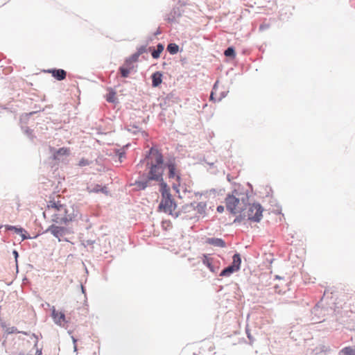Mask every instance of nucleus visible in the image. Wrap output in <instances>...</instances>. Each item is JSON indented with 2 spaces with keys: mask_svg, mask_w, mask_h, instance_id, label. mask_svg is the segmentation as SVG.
<instances>
[{
  "mask_svg": "<svg viewBox=\"0 0 355 355\" xmlns=\"http://www.w3.org/2000/svg\"><path fill=\"white\" fill-rule=\"evenodd\" d=\"M152 152L155 153V162H148L147 168H149V171L148 173L139 171V177H150L159 175H161V178H163L164 171L166 168H176L175 157H170L164 161L162 153L154 145L150 148L149 153L150 154Z\"/></svg>",
  "mask_w": 355,
  "mask_h": 355,
  "instance_id": "1",
  "label": "nucleus"
},
{
  "mask_svg": "<svg viewBox=\"0 0 355 355\" xmlns=\"http://www.w3.org/2000/svg\"><path fill=\"white\" fill-rule=\"evenodd\" d=\"M142 180H136L134 182L130 184V186H135L133 189L134 191H144L148 186L149 182L151 181H155L159 183V192L161 193L162 199H172L173 196L170 191V188L167 183L164 180L161 175H153L150 177H141Z\"/></svg>",
  "mask_w": 355,
  "mask_h": 355,
  "instance_id": "2",
  "label": "nucleus"
},
{
  "mask_svg": "<svg viewBox=\"0 0 355 355\" xmlns=\"http://www.w3.org/2000/svg\"><path fill=\"white\" fill-rule=\"evenodd\" d=\"M50 232L55 238L58 239L59 241H64L65 242H70L67 238H62L64 235L71 234L73 233V228L65 227V226H59L55 224H52L49 226V227L43 232L44 234Z\"/></svg>",
  "mask_w": 355,
  "mask_h": 355,
  "instance_id": "3",
  "label": "nucleus"
},
{
  "mask_svg": "<svg viewBox=\"0 0 355 355\" xmlns=\"http://www.w3.org/2000/svg\"><path fill=\"white\" fill-rule=\"evenodd\" d=\"M243 206H248L246 215L248 220L255 223H259L261 221L263 216V209L260 203L254 202L250 204L248 202L246 205H243Z\"/></svg>",
  "mask_w": 355,
  "mask_h": 355,
  "instance_id": "4",
  "label": "nucleus"
},
{
  "mask_svg": "<svg viewBox=\"0 0 355 355\" xmlns=\"http://www.w3.org/2000/svg\"><path fill=\"white\" fill-rule=\"evenodd\" d=\"M241 257L239 253L236 252L232 257V262L230 265L223 268L219 274L220 277H230L234 272L241 268Z\"/></svg>",
  "mask_w": 355,
  "mask_h": 355,
  "instance_id": "5",
  "label": "nucleus"
},
{
  "mask_svg": "<svg viewBox=\"0 0 355 355\" xmlns=\"http://www.w3.org/2000/svg\"><path fill=\"white\" fill-rule=\"evenodd\" d=\"M249 189H245L241 184H239L232 191V194H234L236 198H239L243 205H246L249 201L250 193H252L253 188L252 185L248 182L247 183Z\"/></svg>",
  "mask_w": 355,
  "mask_h": 355,
  "instance_id": "6",
  "label": "nucleus"
},
{
  "mask_svg": "<svg viewBox=\"0 0 355 355\" xmlns=\"http://www.w3.org/2000/svg\"><path fill=\"white\" fill-rule=\"evenodd\" d=\"M178 204L174 198L172 199H162L160 203L158 205L157 211L164 213H168L175 218L178 217V211L172 212V207L175 209Z\"/></svg>",
  "mask_w": 355,
  "mask_h": 355,
  "instance_id": "7",
  "label": "nucleus"
},
{
  "mask_svg": "<svg viewBox=\"0 0 355 355\" xmlns=\"http://www.w3.org/2000/svg\"><path fill=\"white\" fill-rule=\"evenodd\" d=\"M240 201V198H236L234 194H227L225 199L227 210L230 214L236 215L237 214L236 207L239 205Z\"/></svg>",
  "mask_w": 355,
  "mask_h": 355,
  "instance_id": "8",
  "label": "nucleus"
},
{
  "mask_svg": "<svg viewBox=\"0 0 355 355\" xmlns=\"http://www.w3.org/2000/svg\"><path fill=\"white\" fill-rule=\"evenodd\" d=\"M72 211L69 212V210L65 207L64 209V216L62 217V222H64V225H67L69 222L74 221L78 216L80 214L78 207L74 205L71 207Z\"/></svg>",
  "mask_w": 355,
  "mask_h": 355,
  "instance_id": "9",
  "label": "nucleus"
},
{
  "mask_svg": "<svg viewBox=\"0 0 355 355\" xmlns=\"http://www.w3.org/2000/svg\"><path fill=\"white\" fill-rule=\"evenodd\" d=\"M51 316L53 318V322L58 326L64 327L65 324H67L69 321L66 319V316L64 312L58 311L54 306L51 309Z\"/></svg>",
  "mask_w": 355,
  "mask_h": 355,
  "instance_id": "10",
  "label": "nucleus"
},
{
  "mask_svg": "<svg viewBox=\"0 0 355 355\" xmlns=\"http://www.w3.org/2000/svg\"><path fill=\"white\" fill-rule=\"evenodd\" d=\"M51 151L53 152L51 157L53 160H60L63 157L68 156L70 154V150L67 147H62L58 149L51 148Z\"/></svg>",
  "mask_w": 355,
  "mask_h": 355,
  "instance_id": "11",
  "label": "nucleus"
},
{
  "mask_svg": "<svg viewBox=\"0 0 355 355\" xmlns=\"http://www.w3.org/2000/svg\"><path fill=\"white\" fill-rule=\"evenodd\" d=\"M45 72L51 73L52 77L58 81L64 80L67 75V72L63 69L51 68L47 69Z\"/></svg>",
  "mask_w": 355,
  "mask_h": 355,
  "instance_id": "12",
  "label": "nucleus"
},
{
  "mask_svg": "<svg viewBox=\"0 0 355 355\" xmlns=\"http://www.w3.org/2000/svg\"><path fill=\"white\" fill-rule=\"evenodd\" d=\"M180 176L179 175V199L191 198L195 193L191 189L190 187L181 185Z\"/></svg>",
  "mask_w": 355,
  "mask_h": 355,
  "instance_id": "13",
  "label": "nucleus"
},
{
  "mask_svg": "<svg viewBox=\"0 0 355 355\" xmlns=\"http://www.w3.org/2000/svg\"><path fill=\"white\" fill-rule=\"evenodd\" d=\"M177 247L178 241L175 239H166L163 243V248L174 253L175 254H178V251L176 250Z\"/></svg>",
  "mask_w": 355,
  "mask_h": 355,
  "instance_id": "14",
  "label": "nucleus"
},
{
  "mask_svg": "<svg viewBox=\"0 0 355 355\" xmlns=\"http://www.w3.org/2000/svg\"><path fill=\"white\" fill-rule=\"evenodd\" d=\"M205 243L221 248H226L227 246L226 242L223 239L216 237L207 238L205 240Z\"/></svg>",
  "mask_w": 355,
  "mask_h": 355,
  "instance_id": "15",
  "label": "nucleus"
},
{
  "mask_svg": "<svg viewBox=\"0 0 355 355\" xmlns=\"http://www.w3.org/2000/svg\"><path fill=\"white\" fill-rule=\"evenodd\" d=\"M50 200L47 202V209H54L57 211H60L62 209H64L66 205L61 204L60 201H55L54 196L51 195L49 196Z\"/></svg>",
  "mask_w": 355,
  "mask_h": 355,
  "instance_id": "16",
  "label": "nucleus"
},
{
  "mask_svg": "<svg viewBox=\"0 0 355 355\" xmlns=\"http://www.w3.org/2000/svg\"><path fill=\"white\" fill-rule=\"evenodd\" d=\"M152 80V87H158L162 83L163 80V73L160 71H156L152 73L150 76Z\"/></svg>",
  "mask_w": 355,
  "mask_h": 355,
  "instance_id": "17",
  "label": "nucleus"
},
{
  "mask_svg": "<svg viewBox=\"0 0 355 355\" xmlns=\"http://www.w3.org/2000/svg\"><path fill=\"white\" fill-rule=\"evenodd\" d=\"M107 94L105 96V100L110 103L116 104L119 103L118 99L116 98V92L112 87H107Z\"/></svg>",
  "mask_w": 355,
  "mask_h": 355,
  "instance_id": "18",
  "label": "nucleus"
},
{
  "mask_svg": "<svg viewBox=\"0 0 355 355\" xmlns=\"http://www.w3.org/2000/svg\"><path fill=\"white\" fill-rule=\"evenodd\" d=\"M202 262L205 266H206L209 269V270L211 272L215 273L217 272L218 267H215L212 264V259L209 258L208 254H203Z\"/></svg>",
  "mask_w": 355,
  "mask_h": 355,
  "instance_id": "19",
  "label": "nucleus"
},
{
  "mask_svg": "<svg viewBox=\"0 0 355 355\" xmlns=\"http://www.w3.org/2000/svg\"><path fill=\"white\" fill-rule=\"evenodd\" d=\"M150 148L146 151L144 157L141 159H140L139 162L136 165L137 168L141 167L142 164L146 163V165L147 166V162H149V159H154L155 160V153L152 152V153H149Z\"/></svg>",
  "mask_w": 355,
  "mask_h": 355,
  "instance_id": "20",
  "label": "nucleus"
},
{
  "mask_svg": "<svg viewBox=\"0 0 355 355\" xmlns=\"http://www.w3.org/2000/svg\"><path fill=\"white\" fill-rule=\"evenodd\" d=\"M41 110H37V111H33V112H31L29 113H24L22 114L20 117H19V123L23 124H26L29 119H30V117L32 116L33 115H34L35 114L40 112Z\"/></svg>",
  "mask_w": 355,
  "mask_h": 355,
  "instance_id": "21",
  "label": "nucleus"
},
{
  "mask_svg": "<svg viewBox=\"0 0 355 355\" xmlns=\"http://www.w3.org/2000/svg\"><path fill=\"white\" fill-rule=\"evenodd\" d=\"M22 232L21 233H19L18 234V235H19L21 238V241H25V240H28V239H37L39 236H40L41 234H44L43 232L42 233H37V234H35V236H31L28 232L24 229L22 227Z\"/></svg>",
  "mask_w": 355,
  "mask_h": 355,
  "instance_id": "22",
  "label": "nucleus"
},
{
  "mask_svg": "<svg viewBox=\"0 0 355 355\" xmlns=\"http://www.w3.org/2000/svg\"><path fill=\"white\" fill-rule=\"evenodd\" d=\"M190 206L193 207L194 209H196L198 213L200 214H205V209L207 207V204L204 202H200L197 204L196 207H194V204L193 202H190Z\"/></svg>",
  "mask_w": 355,
  "mask_h": 355,
  "instance_id": "23",
  "label": "nucleus"
},
{
  "mask_svg": "<svg viewBox=\"0 0 355 355\" xmlns=\"http://www.w3.org/2000/svg\"><path fill=\"white\" fill-rule=\"evenodd\" d=\"M224 55H225V57H227L228 58L234 59L236 58V55L234 47L232 46H228L224 51Z\"/></svg>",
  "mask_w": 355,
  "mask_h": 355,
  "instance_id": "24",
  "label": "nucleus"
},
{
  "mask_svg": "<svg viewBox=\"0 0 355 355\" xmlns=\"http://www.w3.org/2000/svg\"><path fill=\"white\" fill-rule=\"evenodd\" d=\"M6 231H12L15 234H18L22 232V227L19 225H4Z\"/></svg>",
  "mask_w": 355,
  "mask_h": 355,
  "instance_id": "25",
  "label": "nucleus"
},
{
  "mask_svg": "<svg viewBox=\"0 0 355 355\" xmlns=\"http://www.w3.org/2000/svg\"><path fill=\"white\" fill-rule=\"evenodd\" d=\"M119 73H120L121 74V76L122 78H128L130 75V73H131V69L126 67H123L122 65H121L119 67Z\"/></svg>",
  "mask_w": 355,
  "mask_h": 355,
  "instance_id": "26",
  "label": "nucleus"
},
{
  "mask_svg": "<svg viewBox=\"0 0 355 355\" xmlns=\"http://www.w3.org/2000/svg\"><path fill=\"white\" fill-rule=\"evenodd\" d=\"M176 8V4H173V9L171 13L165 18V20H166L168 22L175 21Z\"/></svg>",
  "mask_w": 355,
  "mask_h": 355,
  "instance_id": "27",
  "label": "nucleus"
},
{
  "mask_svg": "<svg viewBox=\"0 0 355 355\" xmlns=\"http://www.w3.org/2000/svg\"><path fill=\"white\" fill-rule=\"evenodd\" d=\"M339 355H355V347H345L340 351Z\"/></svg>",
  "mask_w": 355,
  "mask_h": 355,
  "instance_id": "28",
  "label": "nucleus"
},
{
  "mask_svg": "<svg viewBox=\"0 0 355 355\" xmlns=\"http://www.w3.org/2000/svg\"><path fill=\"white\" fill-rule=\"evenodd\" d=\"M339 355H355V347H345L340 351Z\"/></svg>",
  "mask_w": 355,
  "mask_h": 355,
  "instance_id": "29",
  "label": "nucleus"
},
{
  "mask_svg": "<svg viewBox=\"0 0 355 355\" xmlns=\"http://www.w3.org/2000/svg\"><path fill=\"white\" fill-rule=\"evenodd\" d=\"M21 129L29 139H33L35 137L33 135V130L31 129L29 127L21 125Z\"/></svg>",
  "mask_w": 355,
  "mask_h": 355,
  "instance_id": "30",
  "label": "nucleus"
},
{
  "mask_svg": "<svg viewBox=\"0 0 355 355\" xmlns=\"http://www.w3.org/2000/svg\"><path fill=\"white\" fill-rule=\"evenodd\" d=\"M167 51L171 55L178 53V44L175 43H170L166 47Z\"/></svg>",
  "mask_w": 355,
  "mask_h": 355,
  "instance_id": "31",
  "label": "nucleus"
},
{
  "mask_svg": "<svg viewBox=\"0 0 355 355\" xmlns=\"http://www.w3.org/2000/svg\"><path fill=\"white\" fill-rule=\"evenodd\" d=\"M178 100V96L173 92L168 94L165 98V103L170 102L175 103Z\"/></svg>",
  "mask_w": 355,
  "mask_h": 355,
  "instance_id": "32",
  "label": "nucleus"
},
{
  "mask_svg": "<svg viewBox=\"0 0 355 355\" xmlns=\"http://www.w3.org/2000/svg\"><path fill=\"white\" fill-rule=\"evenodd\" d=\"M115 155L119 157L121 163L123 162V159L126 157V153L123 148L116 149L115 150Z\"/></svg>",
  "mask_w": 355,
  "mask_h": 355,
  "instance_id": "33",
  "label": "nucleus"
},
{
  "mask_svg": "<svg viewBox=\"0 0 355 355\" xmlns=\"http://www.w3.org/2000/svg\"><path fill=\"white\" fill-rule=\"evenodd\" d=\"M5 332L7 335L12 334H16V333H21L24 335H27V333L25 331H19L16 327H6Z\"/></svg>",
  "mask_w": 355,
  "mask_h": 355,
  "instance_id": "34",
  "label": "nucleus"
},
{
  "mask_svg": "<svg viewBox=\"0 0 355 355\" xmlns=\"http://www.w3.org/2000/svg\"><path fill=\"white\" fill-rule=\"evenodd\" d=\"M101 186L100 184H94V187H91L90 186H87V189L86 190L89 192V193H100V188H101Z\"/></svg>",
  "mask_w": 355,
  "mask_h": 355,
  "instance_id": "35",
  "label": "nucleus"
},
{
  "mask_svg": "<svg viewBox=\"0 0 355 355\" xmlns=\"http://www.w3.org/2000/svg\"><path fill=\"white\" fill-rule=\"evenodd\" d=\"M12 254L15 258V268H16V270H17V272H19V264H18V258L19 257V252L17 250L14 249L12 252Z\"/></svg>",
  "mask_w": 355,
  "mask_h": 355,
  "instance_id": "36",
  "label": "nucleus"
},
{
  "mask_svg": "<svg viewBox=\"0 0 355 355\" xmlns=\"http://www.w3.org/2000/svg\"><path fill=\"white\" fill-rule=\"evenodd\" d=\"M245 334H246L248 338L249 339V344L250 345H252L253 344V343L254 342V338L252 336V335L251 334L250 330L248 325L245 327Z\"/></svg>",
  "mask_w": 355,
  "mask_h": 355,
  "instance_id": "37",
  "label": "nucleus"
},
{
  "mask_svg": "<svg viewBox=\"0 0 355 355\" xmlns=\"http://www.w3.org/2000/svg\"><path fill=\"white\" fill-rule=\"evenodd\" d=\"M147 46H148L147 44L141 45L137 48L136 52L138 53L139 55H141L144 53H147L148 52Z\"/></svg>",
  "mask_w": 355,
  "mask_h": 355,
  "instance_id": "38",
  "label": "nucleus"
},
{
  "mask_svg": "<svg viewBox=\"0 0 355 355\" xmlns=\"http://www.w3.org/2000/svg\"><path fill=\"white\" fill-rule=\"evenodd\" d=\"M168 178H174L175 177L178 178V171L176 168H168Z\"/></svg>",
  "mask_w": 355,
  "mask_h": 355,
  "instance_id": "39",
  "label": "nucleus"
},
{
  "mask_svg": "<svg viewBox=\"0 0 355 355\" xmlns=\"http://www.w3.org/2000/svg\"><path fill=\"white\" fill-rule=\"evenodd\" d=\"M123 67H126L131 70L134 69L133 62L130 61L128 58L125 59L124 63L122 64Z\"/></svg>",
  "mask_w": 355,
  "mask_h": 355,
  "instance_id": "40",
  "label": "nucleus"
},
{
  "mask_svg": "<svg viewBox=\"0 0 355 355\" xmlns=\"http://www.w3.org/2000/svg\"><path fill=\"white\" fill-rule=\"evenodd\" d=\"M246 217H247L246 215L239 214L236 216V218L233 220L232 223H234V224L240 223L241 221L245 220Z\"/></svg>",
  "mask_w": 355,
  "mask_h": 355,
  "instance_id": "41",
  "label": "nucleus"
},
{
  "mask_svg": "<svg viewBox=\"0 0 355 355\" xmlns=\"http://www.w3.org/2000/svg\"><path fill=\"white\" fill-rule=\"evenodd\" d=\"M92 162L85 158H82L78 162V166L80 167L89 166Z\"/></svg>",
  "mask_w": 355,
  "mask_h": 355,
  "instance_id": "42",
  "label": "nucleus"
},
{
  "mask_svg": "<svg viewBox=\"0 0 355 355\" xmlns=\"http://www.w3.org/2000/svg\"><path fill=\"white\" fill-rule=\"evenodd\" d=\"M139 56L140 55H139L138 53L137 52H135L133 54H132L130 57H128V58L130 61H132L133 62H138Z\"/></svg>",
  "mask_w": 355,
  "mask_h": 355,
  "instance_id": "43",
  "label": "nucleus"
},
{
  "mask_svg": "<svg viewBox=\"0 0 355 355\" xmlns=\"http://www.w3.org/2000/svg\"><path fill=\"white\" fill-rule=\"evenodd\" d=\"M52 221L55 223L64 224V222H62V218H60L57 214H53Z\"/></svg>",
  "mask_w": 355,
  "mask_h": 355,
  "instance_id": "44",
  "label": "nucleus"
},
{
  "mask_svg": "<svg viewBox=\"0 0 355 355\" xmlns=\"http://www.w3.org/2000/svg\"><path fill=\"white\" fill-rule=\"evenodd\" d=\"M160 55H161L160 51H159L156 49H155V50H153V52H152V58L155 60H157L158 58H159Z\"/></svg>",
  "mask_w": 355,
  "mask_h": 355,
  "instance_id": "45",
  "label": "nucleus"
},
{
  "mask_svg": "<svg viewBox=\"0 0 355 355\" xmlns=\"http://www.w3.org/2000/svg\"><path fill=\"white\" fill-rule=\"evenodd\" d=\"M270 28V24L268 23H263L260 24L259 27V30L260 31H264Z\"/></svg>",
  "mask_w": 355,
  "mask_h": 355,
  "instance_id": "46",
  "label": "nucleus"
},
{
  "mask_svg": "<svg viewBox=\"0 0 355 355\" xmlns=\"http://www.w3.org/2000/svg\"><path fill=\"white\" fill-rule=\"evenodd\" d=\"M162 227L164 230H167L171 228V223L170 220H164L162 222Z\"/></svg>",
  "mask_w": 355,
  "mask_h": 355,
  "instance_id": "47",
  "label": "nucleus"
},
{
  "mask_svg": "<svg viewBox=\"0 0 355 355\" xmlns=\"http://www.w3.org/2000/svg\"><path fill=\"white\" fill-rule=\"evenodd\" d=\"M100 192L106 196H108L110 194V191L106 185L101 186Z\"/></svg>",
  "mask_w": 355,
  "mask_h": 355,
  "instance_id": "48",
  "label": "nucleus"
},
{
  "mask_svg": "<svg viewBox=\"0 0 355 355\" xmlns=\"http://www.w3.org/2000/svg\"><path fill=\"white\" fill-rule=\"evenodd\" d=\"M247 209L246 207H239V209H237V214L239 213V214H242V215H247V211H245Z\"/></svg>",
  "mask_w": 355,
  "mask_h": 355,
  "instance_id": "49",
  "label": "nucleus"
},
{
  "mask_svg": "<svg viewBox=\"0 0 355 355\" xmlns=\"http://www.w3.org/2000/svg\"><path fill=\"white\" fill-rule=\"evenodd\" d=\"M156 49L162 53L164 49V44L163 43H158L156 46Z\"/></svg>",
  "mask_w": 355,
  "mask_h": 355,
  "instance_id": "50",
  "label": "nucleus"
},
{
  "mask_svg": "<svg viewBox=\"0 0 355 355\" xmlns=\"http://www.w3.org/2000/svg\"><path fill=\"white\" fill-rule=\"evenodd\" d=\"M95 243L94 240L88 239L85 241V243H83V245L86 247L87 245H92Z\"/></svg>",
  "mask_w": 355,
  "mask_h": 355,
  "instance_id": "51",
  "label": "nucleus"
},
{
  "mask_svg": "<svg viewBox=\"0 0 355 355\" xmlns=\"http://www.w3.org/2000/svg\"><path fill=\"white\" fill-rule=\"evenodd\" d=\"M153 40H154V36L153 35L148 36L146 37V44H147V46H148L150 43L153 42Z\"/></svg>",
  "mask_w": 355,
  "mask_h": 355,
  "instance_id": "52",
  "label": "nucleus"
},
{
  "mask_svg": "<svg viewBox=\"0 0 355 355\" xmlns=\"http://www.w3.org/2000/svg\"><path fill=\"white\" fill-rule=\"evenodd\" d=\"M214 95H215V92L214 91H211V94H210L209 99L211 101H213L215 103V102H217V98H216L214 97Z\"/></svg>",
  "mask_w": 355,
  "mask_h": 355,
  "instance_id": "53",
  "label": "nucleus"
},
{
  "mask_svg": "<svg viewBox=\"0 0 355 355\" xmlns=\"http://www.w3.org/2000/svg\"><path fill=\"white\" fill-rule=\"evenodd\" d=\"M227 95V92H222L220 93V96L219 98H217V102H219L223 98H225Z\"/></svg>",
  "mask_w": 355,
  "mask_h": 355,
  "instance_id": "54",
  "label": "nucleus"
},
{
  "mask_svg": "<svg viewBox=\"0 0 355 355\" xmlns=\"http://www.w3.org/2000/svg\"><path fill=\"white\" fill-rule=\"evenodd\" d=\"M162 33V30L160 27H158L157 29L153 33V35L154 37L157 36Z\"/></svg>",
  "mask_w": 355,
  "mask_h": 355,
  "instance_id": "55",
  "label": "nucleus"
},
{
  "mask_svg": "<svg viewBox=\"0 0 355 355\" xmlns=\"http://www.w3.org/2000/svg\"><path fill=\"white\" fill-rule=\"evenodd\" d=\"M224 206L223 205H218L216 207V211L218 212V213H222L224 211Z\"/></svg>",
  "mask_w": 355,
  "mask_h": 355,
  "instance_id": "56",
  "label": "nucleus"
},
{
  "mask_svg": "<svg viewBox=\"0 0 355 355\" xmlns=\"http://www.w3.org/2000/svg\"><path fill=\"white\" fill-rule=\"evenodd\" d=\"M0 326L6 330L7 326L6 322L3 321L1 318H0Z\"/></svg>",
  "mask_w": 355,
  "mask_h": 355,
  "instance_id": "57",
  "label": "nucleus"
},
{
  "mask_svg": "<svg viewBox=\"0 0 355 355\" xmlns=\"http://www.w3.org/2000/svg\"><path fill=\"white\" fill-rule=\"evenodd\" d=\"M218 80H216L214 85H213V87H212V89L211 91H214V92H216L217 89H218Z\"/></svg>",
  "mask_w": 355,
  "mask_h": 355,
  "instance_id": "58",
  "label": "nucleus"
},
{
  "mask_svg": "<svg viewBox=\"0 0 355 355\" xmlns=\"http://www.w3.org/2000/svg\"><path fill=\"white\" fill-rule=\"evenodd\" d=\"M80 286H81V292H82V293H83L85 295V297L87 298L85 287L83 286V284L82 283L80 284Z\"/></svg>",
  "mask_w": 355,
  "mask_h": 355,
  "instance_id": "59",
  "label": "nucleus"
},
{
  "mask_svg": "<svg viewBox=\"0 0 355 355\" xmlns=\"http://www.w3.org/2000/svg\"><path fill=\"white\" fill-rule=\"evenodd\" d=\"M130 126H131V127H132L133 128H135V129H137V131H133V132H132V133H133L134 135H136V134H137V132H139V130H138V129H139V126H138L137 125H136V124H132V125H131V124H130Z\"/></svg>",
  "mask_w": 355,
  "mask_h": 355,
  "instance_id": "60",
  "label": "nucleus"
},
{
  "mask_svg": "<svg viewBox=\"0 0 355 355\" xmlns=\"http://www.w3.org/2000/svg\"><path fill=\"white\" fill-rule=\"evenodd\" d=\"M172 189H173V191L178 193V183H173V185H172Z\"/></svg>",
  "mask_w": 355,
  "mask_h": 355,
  "instance_id": "61",
  "label": "nucleus"
},
{
  "mask_svg": "<svg viewBox=\"0 0 355 355\" xmlns=\"http://www.w3.org/2000/svg\"><path fill=\"white\" fill-rule=\"evenodd\" d=\"M71 340H72L73 345H77V343H78V340L76 337H74L73 336H71Z\"/></svg>",
  "mask_w": 355,
  "mask_h": 355,
  "instance_id": "62",
  "label": "nucleus"
},
{
  "mask_svg": "<svg viewBox=\"0 0 355 355\" xmlns=\"http://www.w3.org/2000/svg\"><path fill=\"white\" fill-rule=\"evenodd\" d=\"M42 349H37L35 355H42Z\"/></svg>",
  "mask_w": 355,
  "mask_h": 355,
  "instance_id": "63",
  "label": "nucleus"
},
{
  "mask_svg": "<svg viewBox=\"0 0 355 355\" xmlns=\"http://www.w3.org/2000/svg\"><path fill=\"white\" fill-rule=\"evenodd\" d=\"M155 48L154 46L147 47L148 52L150 53L151 55H152V52H153V50H155Z\"/></svg>",
  "mask_w": 355,
  "mask_h": 355,
  "instance_id": "64",
  "label": "nucleus"
}]
</instances>
